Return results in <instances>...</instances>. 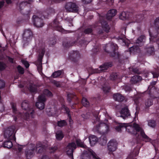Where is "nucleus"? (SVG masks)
<instances>
[{
	"label": "nucleus",
	"instance_id": "nucleus-48",
	"mask_svg": "<svg viewBox=\"0 0 159 159\" xmlns=\"http://www.w3.org/2000/svg\"><path fill=\"white\" fill-rule=\"evenodd\" d=\"M111 49L113 51H116L118 49V47L117 45L116 44H114V43L111 45Z\"/></svg>",
	"mask_w": 159,
	"mask_h": 159
},
{
	"label": "nucleus",
	"instance_id": "nucleus-19",
	"mask_svg": "<svg viewBox=\"0 0 159 159\" xmlns=\"http://www.w3.org/2000/svg\"><path fill=\"white\" fill-rule=\"evenodd\" d=\"M36 151L38 153H40L42 152L43 151L44 146L41 144H37L36 146H35Z\"/></svg>",
	"mask_w": 159,
	"mask_h": 159
},
{
	"label": "nucleus",
	"instance_id": "nucleus-13",
	"mask_svg": "<svg viewBox=\"0 0 159 159\" xmlns=\"http://www.w3.org/2000/svg\"><path fill=\"white\" fill-rule=\"evenodd\" d=\"M70 58L73 61L77 62L80 57V54L77 51H73L72 52L70 53Z\"/></svg>",
	"mask_w": 159,
	"mask_h": 159
},
{
	"label": "nucleus",
	"instance_id": "nucleus-52",
	"mask_svg": "<svg viewBox=\"0 0 159 159\" xmlns=\"http://www.w3.org/2000/svg\"><path fill=\"white\" fill-rule=\"evenodd\" d=\"M92 0H82V2L84 4H88L90 3Z\"/></svg>",
	"mask_w": 159,
	"mask_h": 159
},
{
	"label": "nucleus",
	"instance_id": "nucleus-8",
	"mask_svg": "<svg viewBox=\"0 0 159 159\" xmlns=\"http://www.w3.org/2000/svg\"><path fill=\"white\" fill-rule=\"evenodd\" d=\"M21 107L25 110L31 111L30 112L31 115L33 114L34 113V110L31 107L29 102L26 100L24 101L21 103Z\"/></svg>",
	"mask_w": 159,
	"mask_h": 159
},
{
	"label": "nucleus",
	"instance_id": "nucleus-21",
	"mask_svg": "<svg viewBox=\"0 0 159 159\" xmlns=\"http://www.w3.org/2000/svg\"><path fill=\"white\" fill-rule=\"evenodd\" d=\"M76 43V41H68L65 42L63 43V45L64 47H69L71 46L74 45Z\"/></svg>",
	"mask_w": 159,
	"mask_h": 159
},
{
	"label": "nucleus",
	"instance_id": "nucleus-33",
	"mask_svg": "<svg viewBox=\"0 0 159 159\" xmlns=\"http://www.w3.org/2000/svg\"><path fill=\"white\" fill-rule=\"evenodd\" d=\"M76 143L78 146H80L81 147L86 148L87 147L86 145H85L82 142L80 141V139H76Z\"/></svg>",
	"mask_w": 159,
	"mask_h": 159
},
{
	"label": "nucleus",
	"instance_id": "nucleus-61",
	"mask_svg": "<svg viewBox=\"0 0 159 159\" xmlns=\"http://www.w3.org/2000/svg\"><path fill=\"white\" fill-rule=\"evenodd\" d=\"M41 159H50V158L48 156L45 155L42 156Z\"/></svg>",
	"mask_w": 159,
	"mask_h": 159
},
{
	"label": "nucleus",
	"instance_id": "nucleus-1",
	"mask_svg": "<svg viewBox=\"0 0 159 159\" xmlns=\"http://www.w3.org/2000/svg\"><path fill=\"white\" fill-rule=\"evenodd\" d=\"M125 128L127 132L134 134H136L137 133L139 134L144 138L146 142L150 141V139L145 134L142 129L138 124L125 123Z\"/></svg>",
	"mask_w": 159,
	"mask_h": 159
},
{
	"label": "nucleus",
	"instance_id": "nucleus-60",
	"mask_svg": "<svg viewBox=\"0 0 159 159\" xmlns=\"http://www.w3.org/2000/svg\"><path fill=\"white\" fill-rule=\"evenodd\" d=\"M48 12L49 13H55V11L53 9L50 8L48 10Z\"/></svg>",
	"mask_w": 159,
	"mask_h": 159
},
{
	"label": "nucleus",
	"instance_id": "nucleus-43",
	"mask_svg": "<svg viewBox=\"0 0 159 159\" xmlns=\"http://www.w3.org/2000/svg\"><path fill=\"white\" fill-rule=\"evenodd\" d=\"M120 42L122 41L125 45L127 46L128 45V44L129 43V41L127 39H124L121 38H120Z\"/></svg>",
	"mask_w": 159,
	"mask_h": 159
},
{
	"label": "nucleus",
	"instance_id": "nucleus-17",
	"mask_svg": "<svg viewBox=\"0 0 159 159\" xmlns=\"http://www.w3.org/2000/svg\"><path fill=\"white\" fill-rule=\"evenodd\" d=\"M89 138L91 146L94 145L98 141V139L95 136L91 135L89 136Z\"/></svg>",
	"mask_w": 159,
	"mask_h": 159
},
{
	"label": "nucleus",
	"instance_id": "nucleus-44",
	"mask_svg": "<svg viewBox=\"0 0 159 159\" xmlns=\"http://www.w3.org/2000/svg\"><path fill=\"white\" fill-rule=\"evenodd\" d=\"M17 69L19 73L23 74L24 73V69L20 66H17Z\"/></svg>",
	"mask_w": 159,
	"mask_h": 159
},
{
	"label": "nucleus",
	"instance_id": "nucleus-6",
	"mask_svg": "<svg viewBox=\"0 0 159 159\" xmlns=\"http://www.w3.org/2000/svg\"><path fill=\"white\" fill-rule=\"evenodd\" d=\"M76 145L74 142L69 143L66 147V152L67 154L70 156L72 159H73V151L76 148Z\"/></svg>",
	"mask_w": 159,
	"mask_h": 159
},
{
	"label": "nucleus",
	"instance_id": "nucleus-37",
	"mask_svg": "<svg viewBox=\"0 0 159 159\" xmlns=\"http://www.w3.org/2000/svg\"><path fill=\"white\" fill-rule=\"evenodd\" d=\"M67 100L69 102H70L71 99L73 98L74 95L72 93H68L67 94Z\"/></svg>",
	"mask_w": 159,
	"mask_h": 159
},
{
	"label": "nucleus",
	"instance_id": "nucleus-2",
	"mask_svg": "<svg viewBox=\"0 0 159 159\" xmlns=\"http://www.w3.org/2000/svg\"><path fill=\"white\" fill-rule=\"evenodd\" d=\"M15 127L14 126L9 127L5 131L4 134L5 137L11 140H15V133L16 131H15Z\"/></svg>",
	"mask_w": 159,
	"mask_h": 159
},
{
	"label": "nucleus",
	"instance_id": "nucleus-14",
	"mask_svg": "<svg viewBox=\"0 0 159 159\" xmlns=\"http://www.w3.org/2000/svg\"><path fill=\"white\" fill-rule=\"evenodd\" d=\"M27 87L31 93H35L37 91V86L32 82H30L27 84Z\"/></svg>",
	"mask_w": 159,
	"mask_h": 159
},
{
	"label": "nucleus",
	"instance_id": "nucleus-20",
	"mask_svg": "<svg viewBox=\"0 0 159 159\" xmlns=\"http://www.w3.org/2000/svg\"><path fill=\"white\" fill-rule=\"evenodd\" d=\"M46 110L48 115L49 116H53L56 114V110L54 108H48Z\"/></svg>",
	"mask_w": 159,
	"mask_h": 159
},
{
	"label": "nucleus",
	"instance_id": "nucleus-29",
	"mask_svg": "<svg viewBox=\"0 0 159 159\" xmlns=\"http://www.w3.org/2000/svg\"><path fill=\"white\" fill-rule=\"evenodd\" d=\"M27 4H30L29 2H27V1L22 2L19 4V8L20 9V11H21L23 8H24Z\"/></svg>",
	"mask_w": 159,
	"mask_h": 159
},
{
	"label": "nucleus",
	"instance_id": "nucleus-30",
	"mask_svg": "<svg viewBox=\"0 0 159 159\" xmlns=\"http://www.w3.org/2000/svg\"><path fill=\"white\" fill-rule=\"evenodd\" d=\"M125 123L119 124L116 128V130L118 132H120L121 131V128L123 127H125Z\"/></svg>",
	"mask_w": 159,
	"mask_h": 159
},
{
	"label": "nucleus",
	"instance_id": "nucleus-41",
	"mask_svg": "<svg viewBox=\"0 0 159 159\" xmlns=\"http://www.w3.org/2000/svg\"><path fill=\"white\" fill-rule=\"evenodd\" d=\"M89 72H90V73H89V74H92L94 73H99V71L98 70V69H90L89 71Z\"/></svg>",
	"mask_w": 159,
	"mask_h": 159
},
{
	"label": "nucleus",
	"instance_id": "nucleus-15",
	"mask_svg": "<svg viewBox=\"0 0 159 159\" xmlns=\"http://www.w3.org/2000/svg\"><path fill=\"white\" fill-rule=\"evenodd\" d=\"M32 35V32L30 30H25L23 34V40L25 41H27V39L30 38Z\"/></svg>",
	"mask_w": 159,
	"mask_h": 159
},
{
	"label": "nucleus",
	"instance_id": "nucleus-63",
	"mask_svg": "<svg viewBox=\"0 0 159 159\" xmlns=\"http://www.w3.org/2000/svg\"><path fill=\"white\" fill-rule=\"evenodd\" d=\"M4 3V2L3 1L0 2V8L3 6Z\"/></svg>",
	"mask_w": 159,
	"mask_h": 159
},
{
	"label": "nucleus",
	"instance_id": "nucleus-27",
	"mask_svg": "<svg viewBox=\"0 0 159 159\" xmlns=\"http://www.w3.org/2000/svg\"><path fill=\"white\" fill-rule=\"evenodd\" d=\"M142 79L141 77L139 76H134L131 79V81L134 83H135L140 81Z\"/></svg>",
	"mask_w": 159,
	"mask_h": 159
},
{
	"label": "nucleus",
	"instance_id": "nucleus-59",
	"mask_svg": "<svg viewBox=\"0 0 159 159\" xmlns=\"http://www.w3.org/2000/svg\"><path fill=\"white\" fill-rule=\"evenodd\" d=\"M82 117L84 119H87L89 116V114H83L81 115Z\"/></svg>",
	"mask_w": 159,
	"mask_h": 159
},
{
	"label": "nucleus",
	"instance_id": "nucleus-28",
	"mask_svg": "<svg viewBox=\"0 0 159 159\" xmlns=\"http://www.w3.org/2000/svg\"><path fill=\"white\" fill-rule=\"evenodd\" d=\"M63 134L61 131H57L56 133V137L57 139L58 140H61L63 137Z\"/></svg>",
	"mask_w": 159,
	"mask_h": 159
},
{
	"label": "nucleus",
	"instance_id": "nucleus-64",
	"mask_svg": "<svg viewBox=\"0 0 159 159\" xmlns=\"http://www.w3.org/2000/svg\"><path fill=\"white\" fill-rule=\"evenodd\" d=\"M154 49L153 48L151 47L148 49V52L151 53V51H153L154 50Z\"/></svg>",
	"mask_w": 159,
	"mask_h": 159
},
{
	"label": "nucleus",
	"instance_id": "nucleus-34",
	"mask_svg": "<svg viewBox=\"0 0 159 159\" xmlns=\"http://www.w3.org/2000/svg\"><path fill=\"white\" fill-rule=\"evenodd\" d=\"M57 125L59 126L62 127L66 126L67 125V123L65 120H60L58 122Z\"/></svg>",
	"mask_w": 159,
	"mask_h": 159
},
{
	"label": "nucleus",
	"instance_id": "nucleus-39",
	"mask_svg": "<svg viewBox=\"0 0 159 159\" xmlns=\"http://www.w3.org/2000/svg\"><path fill=\"white\" fill-rule=\"evenodd\" d=\"M119 18L120 19L123 20H125L126 18L125 13V12H122L119 16Z\"/></svg>",
	"mask_w": 159,
	"mask_h": 159
},
{
	"label": "nucleus",
	"instance_id": "nucleus-51",
	"mask_svg": "<svg viewBox=\"0 0 159 159\" xmlns=\"http://www.w3.org/2000/svg\"><path fill=\"white\" fill-rule=\"evenodd\" d=\"M49 149L50 151V152L51 153H53L57 150V147H50Z\"/></svg>",
	"mask_w": 159,
	"mask_h": 159
},
{
	"label": "nucleus",
	"instance_id": "nucleus-45",
	"mask_svg": "<svg viewBox=\"0 0 159 159\" xmlns=\"http://www.w3.org/2000/svg\"><path fill=\"white\" fill-rule=\"evenodd\" d=\"M6 67V65L3 63L0 62V70L2 71L5 69Z\"/></svg>",
	"mask_w": 159,
	"mask_h": 159
},
{
	"label": "nucleus",
	"instance_id": "nucleus-49",
	"mask_svg": "<svg viewBox=\"0 0 159 159\" xmlns=\"http://www.w3.org/2000/svg\"><path fill=\"white\" fill-rule=\"evenodd\" d=\"M5 86V82L3 80L0 79V89L3 88Z\"/></svg>",
	"mask_w": 159,
	"mask_h": 159
},
{
	"label": "nucleus",
	"instance_id": "nucleus-32",
	"mask_svg": "<svg viewBox=\"0 0 159 159\" xmlns=\"http://www.w3.org/2000/svg\"><path fill=\"white\" fill-rule=\"evenodd\" d=\"M61 70L55 71L52 74V76L54 78L57 77L61 75Z\"/></svg>",
	"mask_w": 159,
	"mask_h": 159
},
{
	"label": "nucleus",
	"instance_id": "nucleus-38",
	"mask_svg": "<svg viewBox=\"0 0 159 159\" xmlns=\"http://www.w3.org/2000/svg\"><path fill=\"white\" fill-rule=\"evenodd\" d=\"M82 103L84 106H88L89 104V102L85 98H83L82 101Z\"/></svg>",
	"mask_w": 159,
	"mask_h": 159
},
{
	"label": "nucleus",
	"instance_id": "nucleus-54",
	"mask_svg": "<svg viewBox=\"0 0 159 159\" xmlns=\"http://www.w3.org/2000/svg\"><path fill=\"white\" fill-rule=\"evenodd\" d=\"M103 91L106 93L109 92V88L107 87L104 86L103 87Z\"/></svg>",
	"mask_w": 159,
	"mask_h": 159
},
{
	"label": "nucleus",
	"instance_id": "nucleus-56",
	"mask_svg": "<svg viewBox=\"0 0 159 159\" xmlns=\"http://www.w3.org/2000/svg\"><path fill=\"white\" fill-rule=\"evenodd\" d=\"M99 50V48L98 46H96L95 48L93 49V52L96 53Z\"/></svg>",
	"mask_w": 159,
	"mask_h": 159
},
{
	"label": "nucleus",
	"instance_id": "nucleus-31",
	"mask_svg": "<svg viewBox=\"0 0 159 159\" xmlns=\"http://www.w3.org/2000/svg\"><path fill=\"white\" fill-rule=\"evenodd\" d=\"M31 111H28L27 112L25 113L24 116V118L26 120H28L29 119L30 116L32 118H33L32 114L31 115L30 112Z\"/></svg>",
	"mask_w": 159,
	"mask_h": 159
},
{
	"label": "nucleus",
	"instance_id": "nucleus-12",
	"mask_svg": "<svg viewBox=\"0 0 159 159\" xmlns=\"http://www.w3.org/2000/svg\"><path fill=\"white\" fill-rule=\"evenodd\" d=\"M129 115L128 109L127 107L122 108L120 111L117 113V116L118 117H121L124 119L126 117Z\"/></svg>",
	"mask_w": 159,
	"mask_h": 159
},
{
	"label": "nucleus",
	"instance_id": "nucleus-25",
	"mask_svg": "<svg viewBox=\"0 0 159 159\" xmlns=\"http://www.w3.org/2000/svg\"><path fill=\"white\" fill-rule=\"evenodd\" d=\"M145 40V37L141 36L137 40L136 43L139 45H142L143 44V42Z\"/></svg>",
	"mask_w": 159,
	"mask_h": 159
},
{
	"label": "nucleus",
	"instance_id": "nucleus-36",
	"mask_svg": "<svg viewBox=\"0 0 159 159\" xmlns=\"http://www.w3.org/2000/svg\"><path fill=\"white\" fill-rule=\"evenodd\" d=\"M117 11L115 9L110 10V17H112L115 16L117 13Z\"/></svg>",
	"mask_w": 159,
	"mask_h": 159
},
{
	"label": "nucleus",
	"instance_id": "nucleus-35",
	"mask_svg": "<svg viewBox=\"0 0 159 159\" xmlns=\"http://www.w3.org/2000/svg\"><path fill=\"white\" fill-rule=\"evenodd\" d=\"M43 94L44 95H46L48 96L52 97V93L47 89H45L43 92Z\"/></svg>",
	"mask_w": 159,
	"mask_h": 159
},
{
	"label": "nucleus",
	"instance_id": "nucleus-9",
	"mask_svg": "<svg viewBox=\"0 0 159 159\" xmlns=\"http://www.w3.org/2000/svg\"><path fill=\"white\" fill-rule=\"evenodd\" d=\"M33 19L34 25L37 27L40 28L43 25L44 23L41 18L36 15H34Z\"/></svg>",
	"mask_w": 159,
	"mask_h": 159
},
{
	"label": "nucleus",
	"instance_id": "nucleus-47",
	"mask_svg": "<svg viewBox=\"0 0 159 159\" xmlns=\"http://www.w3.org/2000/svg\"><path fill=\"white\" fill-rule=\"evenodd\" d=\"M92 29L91 28H88L84 31V33L85 34H89L92 32Z\"/></svg>",
	"mask_w": 159,
	"mask_h": 159
},
{
	"label": "nucleus",
	"instance_id": "nucleus-7",
	"mask_svg": "<svg viewBox=\"0 0 159 159\" xmlns=\"http://www.w3.org/2000/svg\"><path fill=\"white\" fill-rule=\"evenodd\" d=\"M65 9L69 12H77L78 10V7L75 3L70 2L67 3L65 5Z\"/></svg>",
	"mask_w": 159,
	"mask_h": 159
},
{
	"label": "nucleus",
	"instance_id": "nucleus-4",
	"mask_svg": "<svg viewBox=\"0 0 159 159\" xmlns=\"http://www.w3.org/2000/svg\"><path fill=\"white\" fill-rule=\"evenodd\" d=\"M96 129L101 134H107L109 132V125L105 123H101L97 126Z\"/></svg>",
	"mask_w": 159,
	"mask_h": 159
},
{
	"label": "nucleus",
	"instance_id": "nucleus-50",
	"mask_svg": "<svg viewBox=\"0 0 159 159\" xmlns=\"http://www.w3.org/2000/svg\"><path fill=\"white\" fill-rule=\"evenodd\" d=\"M22 62L25 65L26 68H27L29 67L30 64L27 61L23 60L22 61Z\"/></svg>",
	"mask_w": 159,
	"mask_h": 159
},
{
	"label": "nucleus",
	"instance_id": "nucleus-62",
	"mask_svg": "<svg viewBox=\"0 0 159 159\" xmlns=\"http://www.w3.org/2000/svg\"><path fill=\"white\" fill-rule=\"evenodd\" d=\"M152 74L153 75V77L154 78L157 77L158 76V75L157 73L156 72L152 73Z\"/></svg>",
	"mask_w": 159,
	"mask_h": 159
},
{
	"label": "nucleus",
	"instance_id": "nucleus-3",
	"mask_svg": "<svg viewBox=\"0 0 159 159\" xmlns=\"http://www.w3.org/2000/svg\"><path fill=\"white\" fill-rule=\"evenodd\" d=\"M95 159H100L96 153L91 149H89L87 151H84L81 156V159H90V155Z\"/></svg>",
	"mask_w": 159,
	"mask_h": 159
},
{
	"label": "nucleus",
	"instance_id": "nucleus-22",
	"mask_svg": "<svg viewBox=\"0 0 159 159\" xmlns=\"http://www.w3.org/2000/svg\"><path fill=\"white\" fill-rule=\"evenodd\" d=\"M114 99L118 101H121L124 100V97L120 94H116L113 95Z\"/></svg>",
	"mask_w": 159,
	"mask_h": 159
},
{
	"label": "nucleus",
	"instance_id": "nucleus-24",
	"mask_svg": "<svg viewBox=\"0 0 159 159\" xmlns=\"http://www.w3.org/2000/svg\"><path fill=\"white\" fill-rule=\"evenodd\" d=\"M46 98L45 95L42 94L39 95L38 98V101L45 103L46 101Z\"/></svg>",
	"mask_w": 159,
	"mask_h": 159
},
{
	"label": "nucleus",
	"instance_id": "nucleus-26",
	"mask_svg": "<svg viewBox=\"0 0 159 159\" xmlns=\"http://www.w3.org/2000/svg\"><path fill=\"white\" fill-rule=\"evenodd\" d=\"M3 145L5 148H10L12 147L13 145L12 142L10 140H8L4 142Z\"/></svg>",
	"mask_w": 159,
	"mask_h": 159
},
{
	"label": "nucleus",
	"instance_id": "nucleus-42",
	"mask_svg": "<svg viewBox=\"0 0 159 159\" xmlns=\"http://www.w3.org/2000/svg\"><path fill=\"white\" fill-rule=\"evenodd\" d=\"M139 50V48L137 46H133L130 49V51L131 52L132 51L134 52H138Z\"/></svg>",
	"mask_w": 159,
	"mask_h": 159
},
{
	"label": "nucleus",
	"instance_id": "nucleus-55",
	"mask_svg": "<svg viewBox=\"0 0 159 159\" xmlns=\"http://www.w3.org/2000/svg\"><path fill=\"white\" fill-rule=\"evenodd\" d=\"M105 51L107 53H109V47L107 44H106L104 47Z\"/></svg>",
	"mask_w": 159,
	"mask_h": 159
},
{
	"label": "nucleus",
	"instance_id": "nucleus-10",
	"mask_svg": "<svg viewBox=\"0 0 159 159\" xmlns=\"http://www.w3.org/2000/svg\"><path fill=\"white\" fill-rule=\"evenodd\" d=\"M45 50L44 49H42L41 53H40L37 61L36 62V65L37 66L38 70H41L42 69V61L43 56L44 54Z\"/></svg>",
	"mask_w": 159,
	"mask_h": 159
},
{
	"label": "nucleus",
	"instance_id": "nucleus-58",
	"mask_svg": "<svg viewBox=\"0 0 159 159\" xmlns=\"http://www.w3.org/2000/svg\"><path fill=\"white\" fill-rule=\"evenodd\" d=\"M146 105L147 107H148L152 104V102L151 101L149 100L146 103Z\"/></svg>",
	"mask_w": 159,
	"mask_h": 159
},
{
	"label": "nucleus",
	"instance_id": "nucleus-40",
	"mask_svg": "<svg viewBox=\"0 0 159 159\" xmlns=\"http://www.w3.org/2000/svg\"><path fill=\"white\" fill-rule=\"evenodd\" d=\"M148 125L151 127H154L156 125L155 122L154 120H150L148 122Z\"/></svg>",
	"mask_w": 159,
	"mask_h": 159
},
{
	"label": "nucleus",
	"instance_id": "nucleus-5",
	"mask_svg": "<svg viewBox=\"0 0 159 159\" xmlns=\"http://www.w3.org/2000/svg\"><path fill=\"white\" fill-rule=\"evenodd\" d=\"M100 20L102 25L103 28L104 30L107 33L109 32V25H108V23L107 22V20L108 21L109 20V16L108 13L107 14L106 17L104 18L103 17H100Z\"/></svg>",
	"mask_w": 159,
	"mask_h": 159
},
{
	"label": "nucleus",
	"instance_id": "nucleus-16",
	"mask_svg": "<svg viewBox=\"0 0 159 159\" xmlns=\"http://www.w3.org/2000/svg\"><path fill=\"white\" fill-rule=\"evenodd\" d=\"M109 67V64L108 63H105L104 64L100 66L98 70L99 73L104 72L107 70Z\"/></svg>",
	"mask_w": 159,
	"mask_h": 159
},
{
	"label": "nucleus",
	"instance_id": "nucleus-11",
	"mask_svg": "<svg viewBox=\"0 0 159 159\" xmlns=\"http://www.w3.org/2000/svg\"><path fill=\"white\" fill-rule=\"evenodd\" d=\"M32 148L27 149L25 151V156L28 159H30L33 156L35 150V147L34 145L31 144Z\"/></svg>",
	"mask_w": 159,
	"mask_h": 159
},
{
	"label": "nucleus",
	"instance_id": "nucleus-18",
	"mask_svg": "<svg viewBox=\"0 0 159 159\" xmlns=\"http://www.w3.org/2000/svg\"><path fill=\"white\" fill-rule=\"evenodd\" d=\"M117 143L116 140H112L110 141V152L114 151L116 148Z\"/></svg>",
	"mask_w": 159,
	"mask_h": 159
},
{
	"label": "nucleus",
	"instance_id": "nucleus-23",
	"mask_svg": "<svg viewBox=\"0 0 159 159\" xmlns=\"http://www.w3.org/2000/svg\"><path fill=\"white\" fill-rule=\"evenodd\" d=\"M35 105L37 108L40 110H42L45 108V103L38 101L36 103Z\"/></svg>",
	"mask_w": 159,
	"mask_h": 159
},
{
	"label": "nucleus",
	"instance_id": "nucleus-46",
	"mask_svg": "<svg viewBox=\"0 0 159 159\" xmlns=\"http://www.w3.org/2000/svg\"><path fill=\"white\" fill-rule=\"evenodd\" d=\"M51 82L57 87H59L61 86V84L59 82L55 80H52L51 81Z\"/></svg>",
	"mask_w": 159,
	"mask_h": 159
},
{
	"label": "nucleus",
	"instance_id": "nucleus-53",
	"mask_svg": "<svg viewBox=\"0 0 159 159\" xmlns=\"http://www.w3.org/2000/svg\"><path fill=\"white\" fill-rule=\"evenodd\" d=\"M56 41L55 40L50 39L49 41L50 45H53L56 43Z\"/></svg>",
	"mask_w": 159,
	"mask_h": 159
},
{
	"label": "nucleus",
	"instance_id": "nucleus-57",
	"mask_svg": "<svg viewBox=\"0 0 159 159\" xmlns=\"http://www.w3.org/2000/svg\"><path fill=\"white\" fill-rule=\"evenodd\" d=\"M56 29L57 30L59 31L62 32L63 33L65 30L63 29H62L61 27L59 26H57L56 28Z\"/></svg>",
	"mask_w": 159,
	"mask_h": 159
}]
</instances>
